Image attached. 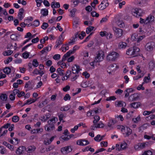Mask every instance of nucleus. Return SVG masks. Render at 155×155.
<instances>
[{"mask_svg":"<svg viewBox=\"0 0 155 155\" xmlns=\"http://www.w3.org/2000/svg\"><path fill=\"white\" fill-rule=\"evenodd\" d=\"M81 70V69L80 68L79 66L75 64L72 67L71 71L68 70L66 71L65 74L66 79L70 77L72 81H75L79 77V72Z\"/></svg>","mask_w":155,"mask_h":155,"instance_id":"f257e3e1","label":"nucleus"},{"mask_svg":"<svg viewBox=\"0 0 155 155\" xmlns=\"http://www.w3.org/2000/svg\"><path fill=\"white\" fill-rule=\"evenodd\" d=\"M104 53L102 51H100L95 57L94 61L90 63V65L92 67V69L94 68V65L96 64L97 62H100L103 59V55Z\"/></svg>","mask_w":155,"mask_h":155,"instance_id":"f03ea898","label":"nucleus"},{"mask_svg":"<svg viewBox=\"0 0 155 155\" xmlns=\"http://www.w3.org/2000/svg\"><path fill=\"white\" fill-rule=\"evenodd\" d=\"M57 120H58V118L55 117H53L52 118L48 120V125L45 127L46 130L48 131L52 130L54 128V124Z\"/></svg>","mask_w":155,"mask_h":155,"instance_id":"7ed1b4c3","label":"nucleus"},{"mask_svg":"<svg viewBox=\"0 0 155 155\" xmlns=\"http://www.w3.org/2000/svg\"><path fill=\"white\" fill-rule=\"evenodd\" d=\"M140 51V49L137 47L134 46L129 48L126 51V54L130 56L135 57L137 56Z\"/></svg>","mask_w":155,"mask_h":155,"instance_id":"20e7f679","label":"nucleus"},{"mask_svg":"<svg viewBox=\"0 0 155 155\" xmlns=\"http://www.w3.org/2000/svg\"><path fill=\"white\" fill-rule=\"evenodd\" d=\"M119 56V54L115 52H112L110 53L107 56V60L108 61H115Z\"/></svg>","mask_w":155,"mask_h":155,"instance_id":"39448f33","label":"nucleus"},{"mask_svg":"<svg viewBox=\"0 0 155 155\" xmlns=\"http://www.w3.org/2000/svg\"><path fill=\"white\" fill-rule=\"evenodd\" d=\"M154 17L151 15H149L145 19L141 18H140V22L141 24H147L154 21Z\"/></svg>","mask_w":155,"mask_h":155,"instance_id":"423d86ee","label":"nucleus"},{"mask_svg":"<svg viewBox=\"0 0 155 155\" xmlns=\"http://www.w3.org/2000/svg\"><path fill=\"white\" fill-rule=\"evenodd\" d=\"M132 12V15L138 18L142 16L143 11L141 9L136 8L133 10Z\"/></svg>","mask_w":155,"mask_h":155,"instance_id":"0eeeda50","label":"nucleus"},{"mask_svg":"<svg viewBox=\"0 0 155 155\" xmlns=\"http://www.w3.org/2000/svg\"><path fill=\"white\" fill-rule=\"evenodd\" d=\"M113 30L114 32L115 36L117 38H119L122 35L123 31L122 29L114 27H113Z\"/></svg>","mask_w":155,"mask_h":155,"instance_id":"6e6552de","label":"nucleus"},{"mask_svg":"<svg viewBox=\"0 0 155 155\" xmlns=\"http://www.w3.org/2000/svg\"><path fill=\"white\" fill-rule=\"evenodd\" d=\"M119 68V66L116 64H111L108 67L107 72L109 74H111L112 72L114 73Z\"/></svg>","mask_w":155,"mask_h":155,"instance_id":"1a4fd4ad","label":"nucleus"},{"mask_svg":"<svg viewBox=\"0 0 155 155\" xmlns=\"http://www.w3.org/2000/svg\"><path fill=\"white\" fill-rule=\"evenodd\" d=\"M123 130L121 133L124 137H128L132 134V130L128 127H125V128Z\"/></svg>","mask_w":155,"mask_h":155,"instance_id":"9d476101","label":"nucleus"},{"mask_svg":"<svg viewBox=\"0 0 155 155\" xmlns=\"http://www.w3.org/2000/svg\"><path fill=\"white\" fill-rule=\"evenodd\" d=\"M155 47V44L153 41L148 42L146 45L145 48L147 51H152Z\"/></svg>","mask_w":155,"mask_h":155,"instance_id":"9b49d317","label":"nucleus"},{"mask_svg":"<svg viewBox=\"0 0 155 155\" xmlns=\"http://www.w3.org/2000/svg\"><path fill=\"white\" fill-rule=\"evenodd\" d=\"M73 150L71 146H68L61 148V152L63 154H67L71 152Z\"/></svg>","mask_w":155,"mask_h":155,"instance_id":"f8f14e48","label":"nucleus"},{"mask_svg":"<svg viewBox=\"0 0 155 155\" xmlns=\"http://www.w3.org/2000/svg\"><path fill=\"white\" fill-rule=\"evenodd\" d=\"M117 122V121L113 119H110L107 123V126L105 127L108 128L109 130H112L114 128V125Z\"/></svg>","mask_w":155,"mask_h":155,"instance_id":"ddd939ff","label":"nucleus"},{"mask_svg":"<svg viewBox=\"0 0 155 155\" xmlns=\"http://www.w3.org/2000/svg\"><path fill=\"white\" fill-rule=\"evenodd\" d=\"M79 48L80 47L79 46L77 45H75L73 47V50H69L66 54H65V55L64 56H66H66H70L71 54H74L76 51L78 50L79 49Z\"/></svg>","mask_w":155,"mask_h":155,"instance_id":"4468645a","label":"nucleus"},{"mask_svg":"<svg viewBox=\"0 0 155 155\" xmlns=\"http://www.w3.org/2000/svg\"><path fill=\"white\" fill-rule=\"evenodd\" d=\"M77 144L80 146H85L89 144V142L84 139L78 140L77 141Z\"/></svg>","mask_w":155,"mask_h":155,"instance_id":"2eb2a0df","label":"nucleus"},{"mask_svg":"<svg viewBox=\"0 0 155 155\" xmlns=\"http://www.w3.org/2000/svg\"><path fill=\"white\" fill-rule=\"evenodd\" d=\"M64 39L62 38V35H60L58 39L56 42V45L55 47L56 48H57L59 45L62 44V42L63 41Z\"/></svg>","mask_w":155,"mask_h":155,"instance_id":"dca6fc26","label":"nucleus"},{"mask_svg":"<svg viewBox=\"0 0 155 155\" xmlns=\"http://www.w3.org/2000/svg\"><path fill=\"white\" fill-rule=\"evenodd\" d=\"M139 98V96L137 93H134L130 95L129 100L131 101H136Z\"/></svg>","mask_w":155,"mask_h":155,"instance_id":"f3484780","label":"nucleus"},{"mask_svg":"<svg viewBox=\"0 0 155 155\" xmlns=\"http://www.w3.org/2000/svg\"><path fill=\"white\" fill-rule=\"evenodd\" d=\"M102 1L101 4L99 6H101L100 8L101 9H104L106 8L109 5V4L107 1Z\"/></svg>","mask_w":155,"mask_h":155,"instance_id":"a211bd4d","label":"nucleus"},{"mask_svg":"<svg viewBox=\"0 0 155 155\" xmlns=\"http://www.w3.org/2000/svg\"><path fill=\"white\" fill-rule=\"evenodd\" d=\"M19 12L18 14V16L19 19L21 20L24 18V16H23V13L24 12V9L23 8H21L19 9Z\"/></svg>","mask_w":155,"mask_h":155,"instance_id":"6ab92c4d","label":"nucleus"},{"mask_svg":"<svg viewBox=\"0 0 155 155\" xmlns=\"http://www.w3.org/2000/svg\"><path fill=\"white\" fill-rule=\"evenodd\" d=\"M51 5L52 8H59L60 7V3L58 2H56L54 1L52 2L51 4Z\"/></svg>","mask_w":155,"mask_h":155,"instance_id":"aec40b11","label":"nucleus"},{"mask_svg":"<svg viewBox=\"0 0 155 155\" xmlns=\"http://www.w3.org/2000/svg\"><path fill=\"white\" fill-rule=\"evenodd\" d=\"M140 105V102H134L130 104L131 107L134 108H137Z\"/></svg>","mask_w":155,"mask_h":155,"instance_id":"412c9836","label":"nucleus"},{"mask_svg":"<svg viewBox=\"0 0 155 155\" xmlns=\"http://www.w3.org/2000/svg\"><path fill=\"white\" fill-rule=\"evenodd\" d=\"M68 43H66L64 45H62L61 48V49L63 52H65L67 50L69 49V45Z\"/></svg>","mask_w":155,"mask_h":155,"instance_id":"4be33fe9","label":"nucleus"},{"mask_svg":"<svg viewBox=\"0 0 155 155\" xmlns=\"http://www.w3.org/2000/svg\"><path fill=\"white\" fill-rule=\"evenodd\" d=\"M25 147L23 146L20 147L16 151V153L17 154H21L24 153Z\"/></svg>","mask_w":155,"mask_h":155,"instance_id":"5701e85b","label":"nucleus"},{"mask_svg":"<svg viewBox=\"0 0 155 155\" xmlns=\"http://www.w3.org/2000/svg\"><path fill=\"white\" fill-rule=\"evenodd\" d=\"M3 143L4 145L6 146L7 147L10 149L11 150H13V146L11 145L9 143L6 141L3 142Z\"/></svg>","mask_w":155,"mask_h":155,"instance_id":"b1692460","label":"nucleus"},{"mask_svg":"<svg viewBox=\"0 0 155 155\" xmlns=\"http://www.w3.org/2000/svg\"><path fill=\"white\" fill-rule=\"evenodd\" d=\"M36 149V147L34 146H30L27 148V151L29 153L33 152Z\"/></svg>","mask_w":155,"mask_h":155,"instance_id":"393cba45","label":"nucleus"},{"mask_svg":"<svg viewBox=\"0 0 155 155\" xmlns=\"http://www.w3.org/2000/svg\"><path fill=\"white\" fill-rule=\"evenodd\" d=\"M41 14L44 16H45L48 15V11L46 8L41 9Z\"/></svg>","mask_w":155,"mask_h":155,"instance_id":"a878e982","label":"nucleus"},{"mask_svg":"<svg viewBox=\"0 0 155 155\" xmlns=\"http://www.w3.org/2000/svg\"><path fill=\"white\" fill-rule=\"evenodd\" d=\"M36 99H35L33 98H30L29 99L27 100L26 102L24 104V105L27 104H30L32 103L35 102L36 101Z\"/></svg>","mask_w":155,"mask_h":155,"instance_id":"bb28decb","label":"nucleus"},{"mask_svg":"<svg viewBox=\"0 0 155 155\" xmlns=\"http://www.w3.org/2000/svg\"><path fill=\"white\" fill-rule=\"evenodd\" d=\"M13 52V51L11 50H9L4 51L2 53V54L4 56H8L11 55L12 54Z\"/></svg>","mask_w":155,"mask_h":155,"instance_id":"cd10ccee","label":"nucleus"},{"mask_svg":"<svg viewBox=\"0 0 155 155\" xmlns=\"http://www.w3.org/2000/svg\"><path fill=\"white\" fill-rule=\"evenodd\" d=\"M3 72L7 74H8L11 73V69L8 67H6L3 69Z\"/></svg>","mask_w":155,"mask_h":155,"instance_id":"c85d7f7f","label":"nucleus"},{"mask_svg":"<svg viewBox=\"0 0 155 155\" xmlns=\"http://www.w3.org/2000/svg\"><path fill=\"white\" fill-rule=\"evenodd\" d=\"M127 45V44L126 42H121L119 43L118 47L120 49L124 48H125Z\"/></svg>","mask_w":155,"mask_h":155,"instance_id":"c756f323","label":"nucleus"},{"mask_svg":"<svg viewBox=\"0 0 155 155\" xmlns=\"http://www.w3.org/2000/svg\"><path fill=\"white\" fill-rule=\"evenodd\" d=\"M58 74L60 76H63L64 75V71L61 68H58L56 71Z\"/></svg>","mask_w":155,"mask_h":155,"instance_id":"7c9ffc66","label":"nucleus"},{"mask_svg":"<svg viewBox=\"0 0 155 155\" xmlns=\"http://www.w3.org/2000/svg\"><path fill=\"white\" fill-rule=\"evenodd\" d=\"M144 75V73L143 72H142L140 74H137V75L135 76L134 79L135 80H137L138 79L141 78Z\"/></svg>","mask_w":155,"mask_h":155,"instance_id":"2f4dec72","label":"nucleus"},{"mask_svg":"<svg viewBox=\"0 0 155 155\" xmlns=\"http://www.w3.org/2000/svg\"><path fill=\"white\" fill-rule=\"evenodd\" d=\"M50 116L49 115H48L47 114L45 115L42 117H41V120L43 122L46 121L49 117Z\"/></svg>","mask_w":155,"mask_h":155,"instance_id":"473e14b6","label":"nucleus"},{"mask_svg":"<svg viewBox=\"0 0 155 155\" xmlns=\"http://www.w3.org/2000/svg\"><path fill=\"white\" fill-rule=\"evenodd\" d=\"M30 53L27 51H25L22 54V57L24 59L28 58L30 55Z\"/></svg>","mask_w":155,"mask_h":155,"instance_id":"72a5a7b5","label":"nucleus"},{"mask_svg":"<svg viewBox=\"0 0 155 155\" xmlns=\"http://www.w3.org/2000/svg\"><path fill=\"white\" fill-rule=\"evenodd\" d=\"M7 98V96L6 94H2L0 96V98L2 101H6Z\"/></svg>","mask_w":155,"mask_h":155,"instance_id":"f704fd0d","label":"nucleus"},{"mask_svg":"<svg viewBox=\"0 0 155 155\" xmlns=\"http://www.w3.org/2000/svg\"><path fill=\"white\" fill-rule=\"evenodd\" d=\"M65 55V54L63 55L61 60L58 62V64L59 66H61V64H62L63 62L65 61L66 60L67 58L68 57L66 56H65V57H64Z\"/></svg>","mask_w":155,"mask_h":155,"instance_id":"c9c22d12","label":"nucleus"},{"mask_svg":"<svg viewBox=\"0 0 155 155\" xmlns=\"http://www.w3.org/2000/svg\"><path fill=\"white\" fill-rule=\"evenodd\" d=\"M150 73H149L148 74V76L147 77L145 76L144 77L143 79V81L145 83H147L149 82V80L150 79Z\"/></svg>","mask_w":155,"mask_h":155,"instance_id":"e433bc0d","label":"nucleus"},{"mask_svg":"<svg viewBox=\"0 0 155 155\" xmlns=\"http://www.w3.org/2000/svg\"><path fill=\"white\" fill-rule=\"evenodd\" d=\"M145 37V36L143 35L140 36L138 38H137L135 37L134 39L137 42H139L142 40Z\"/></svg>","mask_w":155,"mask_h":155,"instance_id":"4c0bfd02","label":"nucleus"},{"mask_svg":"<svg viewBox=\"0 0 155 155\" xmlns=\"http://www.w3.org/2000/svg\"><path fill=\"white\" fill-rule=\"evenodd\" d=\"M32 64L34 67L35 68L37 67L39 65V63L37 59H34L32 61Z\"/></svg>","mask_w":155,"mask_h":155,"instance_id":"58836bf2","label":"nucleus"},{"mask_svg":"<svg viewBox=\"0 0 155 155\" xmlns=\"http://www.w3.org/2000/svg\"><path fill=\"white\" fill-rule=\"evenodd\" d=\"M115 106L117 107H123V102L121 101H116L115 103Z\"/></svg>","mask_w":155,"mask_h":155,"instance_id":"ea45409f","label":"nucleus"},{"mask_svg":"<svg viewBox=\"0 0 155 155\" xmlns=\"http://www.w3.org/2000/svg\"><path fill=\"white\" fill-rule=\"evenodd\" d=\"M105 126L104 124L102 123V121H100L99 123L97 124L95 127L96 128H103Z\"/></svg>","mask_w":155,"mask_h":155,"instance_id":"a19ab883","label":"nucleus"},{"mask_svg":"<svg viewBox=\"0 0 155 155\" xmlns=\"http://www.w3.org/2000/svg\"><path fill=\"white\" fill-rule=\"evenodd\" d=\"M13 58L12 57H9L8 58L4 60V63L5 64H8L10 62H11Z\"/></svg>","mask_w":155,"mask_h":155,"instance_id":"79ce46f5","label":"nucleus"},{"mask_svg":"<svg viewBox=\"0 0 155 155\" xmlns=\"http://www.w3.org/2000/svg\"><path fill=\"white\" fill-rule=\"evenodd\" d=\"M94 27L93 26H90L87 27L86 29V33L87 34H89L94 29Z\"/></svg>","mask_w":155,"mask_h":155,"instance_id":"37998d69","label":"nucleus"},{"mask_svg":"<svg viewBox=\"0 0 155 155\" xmlns=\"http://www.w3.org/2000/svg\"><path fill=\"white\" fill-rule=\"evenodd\" d=\"M84 1H81L80 2V1H71L74 4L73 5L74 7L78 5L79 3H82L84 2Z\"/></svg>","mask_w":155,"mask_h":155,"instance_id":"c03bdc74","label":"nucleus"},{"mask_svg":"<svg viewBox=\"0 0 155 155\" xmlns=\"http://www.w3.org/2000/svg\"><path fill=\"white\" fill-rule=\"evenodd\" d=\"M51 49V48L49 50V47H45L44 48L43 50H42L41 51V52L42 54H44L45 52L47 51H50Z\"/></svg>","mask_w":155,"mask_h":155,"instance_id":"a18cd8bd","label":"nucleus"},{"mask_svg":"<svg viewBox=\"0 0 155 155\" xmlns=\"http://www.w3.org/2000/svg\"><path fill=\"white\" fill-rule=\"evenodd\" d=\"M19 120L18 116H13L12 119V121L14 122H18Z\"/></svg>","mask_w":155,"mask_h":155,"instance_id":"49530a36","label":"nucleus"},{"mask_svg":"<svg viewBox=\"0 0 155 155\" xmlns=\"http://www.w3.org/2000/svg\"><path fill=\"white\" fill-rule=\"evenodd\" d=\"M77 9L75 8H73L70 11L71 16L73 17L75 16V14L76 12Z\"/></svg>","mask_w":155,"mask_h":155,"instance_id":"de8ad7c7","label":"nucleus"},{"mask_svg":"<svg viewBox=\"0 0 155 155\" xmlns=\"http://www.w3.org/2000/svg\"><path fill=\"white\" fill-rule=\"evenodd\" d=\"M39 25V21L38 20H36L33 22L32 25L34 26L35 27H37Z\"/></svg>","mask_w":155,"mask_h":155,"instance_id":"09e8293b","label":"nucleus"},{"mask_svg":"<svg viewBox=\"0 0 155 155\" xmlns=\"http://www.w3.org/2000/svg\"><path fill=\"white\" fill-rule=\"evenodd\" d=\"M127 145V143L125 142L122 143L120 145L121 150L126 149Z\"/></svg>","mask_w":155,"mask_h":155,"instance_id":"8fccbe9b","label":"nucleus"},{"mask_svg":"<svg viewBox=\"0 0 155 155\" xmlns=\"http://www.w3.org/2000/svg\"><path fill=\"white\" fill-rule=\"evenodd\" d=\"M70 108L68 105H66L61 107L60 110L61 111H67Z\"/></svg>","mask_w":155,"mask_h":155,"instance_id":"3c124183","label":"nucleus"},{"mask_svg":"<svg viewBox=\"0 0 155 155\" xmlns=\"http://www.w3.org/2000/svg\"><path fill=\"white\" fill-rule=\"evenodd\" d=\"M64 117V115L63 114L61 113L58 114V117L59 120L60 122L62 121V123H64L65 122L64 120H63V118Z\"/></svg>","mask_w":155,"mask_h":155,"instance_id":"603ef678","label":"nucleus"},{"mask_svg":"<svg viewBox=\"0 0 155 155\" xmlns=\"http://www.w3.org/2000/svg\"><path fill=\"white\" fill-rule=\"evenodd\" d=\"M116 2H119V8H121L123 5H125L126 2L124 1H123L122 2H120V1H115Z\"/></svg>","mask_w":155,"mask_h":155,"instance_id":"864d4df0","label":"nucleus"},{"mask_svg":"<svg viewBox=\"0 0 155 155\" xmlns=\"http://www.w3.org/2000/svg\"><path fill=\"white\" fill-rule=\"evenodd\" d=\"M48 26V24L46 22H43L41 26V28L44 29L45 30Z\"/></svg>","mask_w":155,"mask_h":155,"instance_id":"5fc2aeb1","label":"nucleus"},{"mask_svg":"<svg viewBox=\"0 0 155 155\" xmlns=\"http://www.w3.org/2000/svg\"><path fill=\"white\" fill-rule=\"evenodd\" d=\"M101 137V135L100 134L97 135L94 138V139L95 141L99 142L102 139H100Z\"/></svg>","mask_w":155,"mask_h":155,"instance_id":"6e6d98bb","label":"nucleus"},{"mask_svg":"<svg viewBox=\"0 0 155 155\" xmlns=\"http://www.w3.org/2000/svg\"><path fill=\"white\" fill-rule=\"evenodd\" d=\"M76 40V39L75 38V37L74 36L72 37L70 39V41L68 42V43L69 45L72 44L73 43H74Z\"/></svg>","mask_w":155,"mask_h":155,"instance_id":"4d7b16f0","label":"nucleus"},{"mask_svg":"<svg viewBox=\"0 0 155 155\" xmlns=\"http://www.w3.org/2000/svg\"><path fill=\"white\" fill-rule=\"evenodd\" d=\"M25 94V93L24 91H19V92L18 93V94L17 95V96L18 97L20 98V97H21L24 96Z\"/></svg>","mask_w":155,"mask_h":155,"instance_id":"13d9d810","label":"nucleus"},{"mask_svg":"<svg viewBox=\"0 0 155 155\" xmlns=\"http://www.w3.org/2000/svg\"><path fill=\"white\" fill-rule=\"evenodd\" d=\"M5 151V149L3 146H0V153L3 154Z\"/></svg>","mask_w":155,"mask_h":155,"instance_id":"bf43d9fd","label":"nucleus"},{"mask_svg":"<svg viewBox=\"0 0 155 155\" xmlns=\"http://www.w3.org/2000/svg\"><path fill=\"white\" fill-rule=\"evenodd\" d=\"M108 18L109 17L108 16H106L105 17L102 18L100 21V23H102L103 22H106L107 21Z\"/></svg>","mask_w":155,"mask_h":155,"instance_id":"052dcab7","label":"nucleus"},{"mask_svg":"<svg viewBox=\"0 0 155 155\" xmlns=\"http://www.w3.org/2000/svg\"><path fill=\"white\" fill-rule=\"evenodd\" d=\"M61 57V55L59 54H55L53 57V58L55 60H58Z\"/></svg>","mask_w":155,"mask_h":155,"instance_id":"680f3d73","label":"nucleus"},{"mask_svg":"<svg viewBox=\"0 0 155 155\" xmlns=\"http://www.w3.org/2000/svg\"><path fill=\"white\" fill-rule=\"evenodd\" d=\"M18 36L16 34H12L10 36L11 38L14 40L16 41L17 40Z\"/></svg>","mask_w":155,"mask_h":155,"instance_id":"e2e57ef3","label":"nucleus"},{"mask_svg":"<svg viewBox=\"0 0 155 155\" xmlns=\"http://www.w3.org/2000/svg\"><path fill=\"white\" fill-rule=\"evenodd\" d=\"M63 99L65 101L69 100L71 99V97L69 94H66L64 97Z\"/></svg>","mask_w":155,"mask_h":155,"instance_id":"0e129e2a","label":"nucleus"},{"mask_svg":"<svg viewBox=\"0 0 155 155\" xmlns=\"http://www.w3.org/2000/svg\"><path fill=\"white\" fill-rule=\"evenodd\" d=\"M106 36L107 39H110L112 38L113 35L110 32H107Z\"/></svg>","mask_w":155,"mask_h":155,"instance_id":"69168bd1","label":"nucleus"},{"mask_svg":"<svg viewBox=\"0 0 155 155\" xmlns=\"http://www.w3.org/2000/svg\"><path fill=\"white\" fill-rule=\"evenodd\" d=\"M86 36V33L85 32L82 31L80 34V36H79V38L81 39H83L84 37Z\"/></svg>","mask_w":155,"mask_h":155,"instance_id":"338daca9","label":"nucleus"},{"mask_svg":"<svg viewBox=\"0 0 155 155\" xmlns=\"http://www.w3.org/2000/svg\"><path fill=\"white\" fill-rule=\"evenodd\" d=\"M142 155H152V153L150 150H147L144 151Z\"/></svg>","mask_w":155,"mask_h":155,"instance_id":"774afa93","label":"nucleus"}]
</instances>
